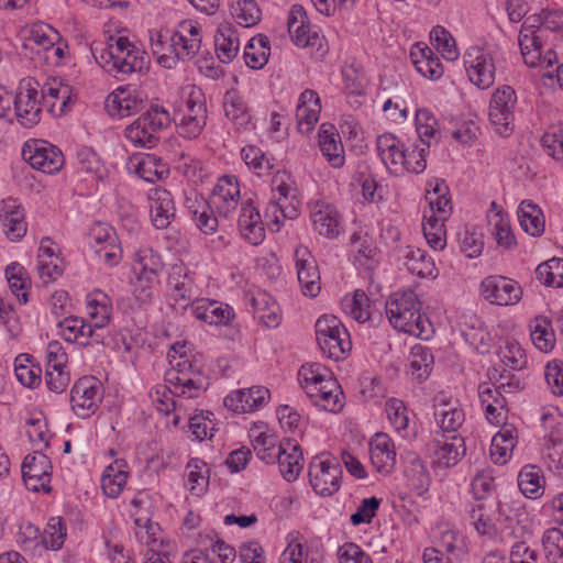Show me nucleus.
<instances>
[{
  "mask_svg": "<svg viewBox=\"0 0 563 563\" xmlns=\"http://www.w3.org/2000/svg\"><path fill=\"white\" fill-rule=\"evenodd\" d=\"M421 308L422 302L411 289L394 292L385 305L386 316L395 330L427 339L430 322Z\"/></svg>",
  "mask_w": 563,
  "mask_h": 563,
  "instance_id": "f257e3e1",
  "label": "nucleus"
},
{
  "mask_svg": "<svg viewBox=\"0 0 563 563\" xmlns=\"http://www.w3.org/2000/svg\"><path fill=\"white\" fill-rule=\"evenodd\" d=\"M172 368L165 373V383L169 384L173 396L187 399L198 398L207 391L210 382L203 371L183 355L170 360Z\"/></svg>",
  "mask_w": 563,
  "mask_h": 563,
  "instance_id": "f03ea898",
  "label": "nucleus"
},
{
  "mask_svg": "<svg viewBox=\"0 0 563 563\" xmlns=\"http://www.w3.org/2000/svg\"><path fill=\"white\" fill-rule=\"evenodd\" d=\"M145 55V52L131 43L128 37L120 36L113 44L108 45V49L101 54V58L104 59L103 67L107 71L123 80L126 75L146 68Z\"/></svg>",
  "mask_w": 563,
  "mask_h": 563,
  "instance_id": "7ed1b4c3",
  "label": "nucleus"
},
{
  "mask_svg": "<svg viewBox=\"0 0 563 563\" xmlns=\"http://www.w3.org/2000/svg\"><path fill=\"white\" fill-rule=\"evenodd\" d=\"M316 339L322 353L341 361L352 349L350 333L341 320L333 314H323L316 322Z\"/></svg>",
  "mask_w": 563,
  "mask_h": 563,
  "instance_id": "20e7f679",
  "label": "nucleus"
},
{
  "mask_svg": "<svg viewBox=\"0 0 563 563\" xmlns=\"http://www.w3.org/2000/svg\"><path fill=\"white\" fill-rule=\"evenodd\" d=\"M172 122L169 112L159 104H152L125 131V137L136 146L152 148L158 142L157 133Z\"/></svg>",
  "mask_w": 563,
  "mask_h": 563,
  "instance_id": "39448f33",
  "label": "nucleus"
},
{
  "mask_svg": "<svg viewBox=\"0 0 563 563\" xmlns=\"http://www.w3.org/2000/svg\"><path fill=\"white\" fill-rule=\"evenodd\" d=\"M517 104L516 91L510 86L497 88L489 102V120L496 131L508 136L514 131L515 108Z\"/></svg>",
  "mask_w": 563,
  "mask_h": 563,
  "instance_id": "423d86ee",
  "label": "nucleus"
},
{
  "mask_svg": "<svg viewBox=\"0 0 563 563\" xmlns=\"http://www.w3.org/2000/svg\"><path fill=\"white\" fill-rule=\"evenodd\" d=\"M103 398V387L101 383L92 376L79 378L70 390V405L74 413L87 419L91 417L99 408Z\"/></svg>",
  "mask_w": 563,
  "mask_h": 563,
  "instance_id": "0eeeda50",
  "label": "nucleus"
},
{
  "mask_svg": "<svg viewBox=\"0 0 563 563\" xmlns=\"http://www.w3.org/2000/svg\"><path fill=\"white\" fill-rule=\"evenodd\" d=\"M206 97L201 89L192 88L186 100V110L177 124V132L185 139L198 137L207 124Z\"/></svg>",
  "mask_w": 563,
  "mask_h": 563,
  "instance_id": "6e6552de",
  "label": "nucleus"
},
{
  "mask_svg": "<svg viewBox=\"0 0 563 563\" xmlns=\"http://www.w3.org/2000/svg\"><path fill=\"white\" fill-rule=\"evenodd\" d=\"M22 156L32 168L45 174H55L64 165L62 151L45 141L26 142L22 148Z\"/></svg>",
  "mask_w": 563,
  "mask_h": 563,
  "instance_id": "1a4fd4ad",
  "label": "nucleus"
},
{
  "mask_svg": "<svg viewBox=\"0 0 563 563\" xmlns=\"http://www.w3.org/2000/svg\"><path fill=\"white\" fill-rule=\"evenodd\" d=\"M201 27L192 20L178 23L169 36V49L181 62L191 60L201 47Z\"/></svg>",
  "mask_w": 563,
  "mask_h": 563,
  "instance_id": "9d476101",
  "label": "nucleus"
},
{
  "mask_svg": "<svg viewBox=\"0 0 563 563\" xmlns=\"http://www.w3.org/2000/svg\"><path fill=\"white\" fill-rule=\"evenodd\" d=\"M468 79L479 89H488L495 81V64L490 53L479 46L470 47L464 54Z\"/></svg>",
  "mask_w": 563,
  "mask_h": 563,
  "instance_id": "9b49d317",
  "label": "nucleus"
},
{
  "mask_svg": "<svg viewBox=\"0 0 563 563\" xmlns=\"http://www.w3.org/2000/svg\"><path fill=\"white\" fill-rule=\"evenodd\" d=\"M481 292L486 300L498 306H514L522 297V289L516 280L499 275L484 278Z\"/></svg>",
  "mask_w": 563,
  "mask_h": 563,
  "instance_id": "f8f14e48",
  "label": "nucleus"
},
{
  "mask_svg": "<svg viewBox=\"0 0 563 563\" xmlns=\"http://www.w3.org/2000/svg\"><path fill=\"white\" fill-rule=\"evenodd\" d=\"M342 468L331 460L311 462L309 466L310 484L321 496H331L340 489Z\"/></svg>",
  "mask_w": 563,
  "mask_h": 563,
  "instance_id": "ddd939ff",
  "label": "nucleus"
},
{
  "mask_svg": "<svg viewBox=\"0 0 563 563\" xmlns=\"http://www.w3.org/2000/svg\"><path fill=\"white\" fill-rule=\"evenodd\" d=\"M294 258L302 294L309 297L318 296L321 290L320 273L311 252L308 247L299 245L295 249Z\"/></svg>",
  "mask_w": 563,
  "mask_h": 563,
  "instance_id": "4468645a",
  "label": "nucleus"
},
{
  "mask_svg": "<svg viewBox=\"0 0 563 563\" xmlns=\"http://www.w3.org/2000/svg\"><path fill=\"white\" fill-rule=\"evenodd\" d=\"M271 393L264 386H254L230 393L223 400L224 406L234 413L253 412L262 408Z\"/></svg>",
  "mask_w": 563,
  "mask_h": 563,
  "instance_id": "2eb2a0df",
  "label": "nucleus"
},
{
  "mask_svg": "<svg viewBox=\"0 0 563 563\" xmlns=\"http://www.w3.org/2000/svg\"><path fill=\"white\" fill-rule=\"evenodd\" d=\"M189 308L196 319L210 325H228L235 316L229 305L208 298H195Z\"/></svg>",
  "mask_w": 563,
  "mask_h": 563,
  "instance_id": "dca6fc26",
  "label": "nucleus"
},
{
  "mask_svg": "<svg viewBox=\"0 0 563 563\" xmlns=\"http://www.w3.org/2000/svg\"><path fill=\"white\" fill-rule=\"evenodd\" d=\"M0 221L2 231L10 241H20L25 235L24 209L18 199L9 197L1 201Z\"/></svg>",
  "mask_w": 563,
  "mask_h": 563,
  "instance_id": "f3484780",
  "label": "nucleus"
},
{
  "mask_svg": "<svg viewBox=\"0 0 563 563\" xmlns=\"http://www.w3.org/2000/svg\"><path fill=\"white\" fill-rule=\"evenodd\" d=\"M287 27L292 42L299 47H314L321 43L322 38L311 31L306 11L299 4L291 7Z\"/></svg>",
  "mask_w": 563,
  "mask_h": 563,
  "instance_id": "a211bd4d",
  "label": "nucleus"
},
{
  "mask_svg": "<svg viewBox=\"0 0 563 563\" xmlns=\"http://www.w3.org/2000/svg\"><path fill=\"white\" fill-rule=\"evenodd\" d=\"M37 95L35 88L26 87L14 96V115L23 128L31 129L41 121L42 109Z\"/></svg>",
  "mask_w": 563,
  "mask_h": 563,
  "instance_id": "6ab92c4d",
  "label": "nucleus"
},
{
  "mask_svg": "<svg viewBox=\"0 0 563 563\" xmlns=\"http://www.w3.org/2000/svg\"><path fill=\"white\" fill-rule=\"evenodd\" d=\"M63 339L69 343L78 342L84 346L92 343H102L103 334L97 333L91 323H87L82 318L67 317L58 322Z\"/></svg>",
  "mask_w": 563,
  "mask_h": 563,
  "instance_id": "aec40b11",
  "label": "nucleus"
},
{
  "mask_svg": "<svg viewBox=\"0 0 563 563\" xmlns=\"http://www.w3.org/2000/svg\"><path fill=\"white\" fill-rule=\"evenodd\" d=\"M240 198V185L233 175L219 178L212 191V203L218 212L228 218L238 207Z\"/></svg>",
  "mask_w": 563,
  "mask_h": 563,
  "instance_id": "412c9836",
  "label": "nucleus"
},
{
  "mask_svg": "<svg viewBox=\"0 0 563 563\" xmlns=\"http://www.w3.org/2000/svg\"><path fill=\"white\" fill-rule=\"evenodd\" d=\"M310 218L314 231L328 239L340 234L341 218L336 208L323 200L316 201L311 208Z\"/></svg>",
  "mask_w": 563,
  "mask_h": 563,
  "instance_id": "4be33fe9",
  "label": "nucleus"
},
{
  "mask_svg": "<svg viewBox=\"0 0 563 563\" xmlns=\"http://www.w3.org/2000/svg\"><path fill=\"white\" fill-rule=\"evenodd\" d=\"M238 227L242 238L252 245H258L265 239L264 223L258 209L253 205L251 199L242 202Z\"/></svg>",
  "mask_w": 563,
  "mask_h": 563,
  "instance_id": "5701e85b",
  "label": "nucleus"
},
{
  "mask_svg": "<svg viewBox=\"0 0 563 563\" xmlns=\"http://www.w3.org/2000/svg\"><path fill=\"white\" fill-rule=\"evenodd\" d=\"M151 218L157 229L167 228L176 216V207L172 192L163 187L151 190Z\"/></svg>",
  "mask_w": 563,
  "mask_h": 563,
  "instance_id": "b1692460",
  "label": "nucleus"
},
{
  "mask_svg": "<svg viewBox=\"0 0 563 563\" xmlns=\"http://www.w3.org/2000/svg\"><path fill=\"white\" fill-rule=\"evenodd\" d=\"M280 452L277 463L282 476L287 482H294L302 470V452L300 445L291 439L280 442Z\"/></svg>",
  "mask_w": 563,
  "mask_h": 563,
  "instance_id": "393cba45",
  "label": "nucleus"
},
{
  "mask_svg": "<svg viewBox=\"0 0 563 563\" xmlns=\"http://www.w3.org/2000/svg\"><path fill=\"white\" fill-rule=\"evenodd\" d=\"M376 150L383 164L395 174H398L399 164H404L406 144L391 133H384L376 139Z\"/></svg>",
  "mask_w": 563,
  "mask_h": 563,
  "instance_id": "a878e982",
  "label": "nucleus"
},
{
  "mask_svg": "<svg viewBox=\"0 0 563 563\" xmlns=\"http://www.w3.org/2000/svg\"><path fill=\"white\" fill-rule=\"evenodd\" d=\"M411 60L419 74L430 80H438L443 76L444 69L438 55L427 45L419 43L412 46L410 52Z\"/></svg>",
  "mask_w": 563,
  "mask_h": 563,
  "instance_id": "bb28decb",
  "label": "nucleus"
},
{
  "mask_svg": "<svg viewBox=\"0 0 563 563\" xmlns=\"http://www.w3.org/2000/svg\"><path fill=\"white\" fill-rule=\"evenodd\" d=\"M319 147L324 157L334 168L344 164L343 145L334 125L323 123L319 130Z\"/></svg>",
  "mask_w": 563,
  "mask_h": 563,
  "instance_id": "cd10ccee",
  "label": "nucleus"
},
{
  "mask_svg": "<svg viewBox=\"0 0 563 563\" xmlns=\"http://www.w3.org/2000/svg\"><path fill=\"white\" fill-rule=\"evenodd\" d=\"M214 47L219 60L223 64L231 63L240 49V41L236 30L231 24L219 25L214 35Z\"/></svg>",
  "mask_w": 563,
  "mask_h": 563,
  "instance_id": "c85d7f7f",
  "label": "nucleus"
},
{
  "mask_svg": "<svg viewBox=\"0 0 563 563\" xmlns=\"http://www.w3.org/2000/svg\"><path fill=\"white\" fill-rule=\"evenodd\" d=\"M433 452V463L449 468L456 465L465 454V443L462 437L452 435L451 441H437Z\"/></svg>",
  "mask_w": 563,
  "mask_h": 563,
  "instance_id": "c756f323",
  "label": "nucleus"
},
{
  "mask_svg": "<svg viewBox=\"0 0 563 563\" xmlns=\"http://www.w3.org/2000/svg\"><path fill=\"white\" fill-rule=\"evenodd\" d=\"M128 465L124 460H115L108 465L101 477V488L106 496L117 498L126 485Z\"/></svg>",
  "mask_w": 563,
  "mask_h": 563,
  "instance_id": "7c9ffc66",
  "label": "nucleus"
},
{
  "mask_svg": "<svg viewBox=\"0 0 563 563\" xmlns=\"http://www.w3.org/2000/svg\"><path fill=\"white\" fill-rule=\"evenodd\" d=\"M518 432L511 424H505L498 433L493 437L490 456L494 463L505 464L511 451L517 444Z\"/></svg>",
  "mask_w": 563,
  "mask_h": 563,
  "instance_id": "2f4dec72",
  "label": "nucleus"
},
{
  "mask_svg": "<svg viewBox=\"0 0 563 563\" xmlns=\"http://www.w3.org/2000/svg\"><path fill=\"white\" fill-rule=\"evenodd\" d=\"M87 306L89 308V316L95 320L91 323L92 328L97 330V333H101L112 313L110 298L103 291L96 289L87 296Z\"/></svg>",
  "mask_w": 563,
  "mask_h": 563,
  "instance_id": "473e14b6",
  "label": "nucleus"
},
{
  "mask_svg": "<svg viewBox=\"0 0 563 563\" xmlns=\"http://www.w3.org/2000/svg\"><path fill=\"white\" fill-rule=\"evenodd\" d=\"M142 100L131 96L126 89L119 88L106 101V109L112 118H125L141 110Z\"/></svg>",
  "mask_w": 563,
  "mask_h": 563,
  "instance_id": "72a5a7b5",
  "label": "nucleus"
},
{
  "mask_svg": "<svg viewBox=\"0 0 563 563\" xmlns=\"http://www.w3.org/2000/svg\"><path fill=\"white\" fill-rule=\"evenodd\" d=\"M541 29L537 30L533 26L522 25L519 33V45L525 62L529 66H537L542 57L543 43L541 36L538 34Z\"/></svg>",
  "mask_w": 563,
  "mask_h": 563,
  "instance_id": "f704fd0d",
  "label": "nucleus"
},
{
  "mask_svg": "<svg viewBox=\"0 0 563 563\" xmlns=\"http://www.w3.org/2000/svg\"><path fill=\"white\" fill-rule=\"evenodd\" d=\"M405 463V475L412 489L419 494L428 489L430 477L421 459L415 452H406L401 455Z\"/></svg>",
  "mask_w": 563,
  "mask_h": 563,
  "instance_id": "c9c22d12",
  "label": "nucleus"
},
{
  "mask_svg": "<svg viewBox=\"0 0 563 563\" xmlns=\"http://www.w3.org/2000/svg\"><path fill=\"white\" fill-rule=\"evenodd\" d=\"M225 117L238 128H245L251 121V114L243 97L236 89H230L223 97Z\"/></svg>",
  "mask_w": 563,
  "mask_h": 563,
  "instance_id": "e433bc0d",
  "label": "nucleus"
},
{
  "mask_svg": "<svg viewBox=\"0 0 563 563\" xmlns=\"http://www.w3.org/2000/svg\"><path fill=\"white\" fill-rule=\"evenodd\" d=\"M518 220L522 230L531 236H540L544 232L542 210L532 201L523 200L518 207Z\"/></svg>",
  "mask_w": 563,
  "mask_h": 563,
  "instance_id": "4c0bfd02",
  "label": "nucleus"
},
{
  "mask_svg": "<svg viewBox=\"0 0 563 563\" xmlns=\"http://www.w3.org/2000/svg\"><path fill=\"white\" fill-rule=\"evenodd\" d=\"M518 487L530 499H537L544 494V477L536 465H525L518 474Z\"/></svg>",
  "mask_w": 563,
  "mask_h": 563,
  "instance_id": "58836bf2",
  "label": "nucleus"
},
{
  "mask_svg": "<svg viewBox=\"0 0 563 563\" xmlns=\"http://www.w3.org/2000/svg\"><path fill=\"white\" fill-rule=\"evenodd\" d=\"M269 54L268 37L264 34H257L245 45L243 58L250 68L261 69L267 64Z\"/></svg>",
  "mask_w": 563,
  "mask_h": 563,
  "instance_id": "ea45409f",
  "label": "nucleus"
},
{
  "mask_svg": "<svg viewBox=\"0 0 563 563\" xmlns=\"http://www.w3.org/2000/svg\"><path fill=\"white\" fill-rule=\"evenodd\" d=\"M530 336L534 346L541 352H551L555 345V334L551 321L538 316L530 321Z\"/></svg>",
  "mask_w": 563,
  "mask_h": 563,
  "instance_id": "a19ab883",
  "label": "nucleus"
},
{
  "mask_svg": "<svg viewBox=\"0 0 563 563\" xmlns=\"http://www.w3.org/2000/svg\"><path fill=\"white\" fill-rule=\"evenodd\" d=\"M168 285L172 288V297L176 302L192 301L195 299L194 280L188 276L183 266H173L168 276Z\"/></svg>",
  "mask_w": 563,
  "mask_h": 563,
  "instance_id": "79ce46f5",
  "label": "nucleus"
},
{
  "mask_svg": "<svg viewBox=\"0 0 563 563\" xmlns=\"http://www.w3.org/2000/svg\"><path fill=\"white\" fill-rule=\"evenodd\" d=\"M251 303L255 317L268 328H276L280 321L277 303L266 292H258L252 297Z\"/></svg>",
  "mask_w": 563,
  "mask_h": 563,
  "instance_id": "37998d69",
  "label": "nucleus"
},
{
  "mask_svg": "<svg viewBox=\"0 0 563 563\" xmlns=\"http://www.w3.org/2000/svg\"><path fill=\"white\" fill-rule=\"evenodd\" d=\"M487 217L497 244L506 250L515 249L517 240L512 233L508 214L504 210H498L495 213H488Z\"/></svg>",
  "mask_w": 563,
  "mask_h": 563,
  "instance_id": "c03bdc74",
  "label": "nucleus"
},
{
  "mask_svg": "<svg viewBox=\"0 0 563 563\" xmlns=\"http://www.w3.org/2000/svg\"><path fill=\"white\" fill-rule=\"evenodd\" d=\"M404 258L407 269L419 277L432 276L435 271L433 260L421 249L408 246Z\"/></svg>",
  "mask_w": 563,
  "mask_h": 563,
  "instance_id": "a18cd8bd",
  "label": "nucleus"
},
{
  "mask_svg": "<svg viewBox=\"0 0 563 563\" xmlns=\"http://www.w3.org/2000/svg\"><path fill=\"white\" fill-rule=\"evenodd\" d=\"M351 245L354 252L355 261L366 269H373L377 264V247L371 236L367 234L361 236L353 234Z\"/></svg>",
  "mask_w": 563,
  "mask_h": 563,
  "instance_id": "49530a36",
  "label": "nucleus"
},
{
  "mask_svg": "<svg viewBox=\"0 0 563 563\" xmlns=\"http://www.w3.org/2000/svg\"><path fill=\"white\" fill-rule=\"evenodd\" d=\"M433 366V355L429 349L422 345H415L411 349V357L409 360V373L418 382L426 380Z\"/></svg>",
  "mask_w": 563,
  "mask_h": 563,
  "instance_id": "de8ad7c7",
  "label": "nucleus"
},
{
  "mask_svg": "<svg viewBox=\"0 0 563 563\" xmlns=\"http://www.w3.org/2000/svg\"><path fill=\"white\" fill-rule=\"evenodd\" d=\"M135 173L143 180L153 184L165 178L169 170L159 157L154 154H146L139 159Z\"/></svg>",
  "mask_w": 563,
  "mask_h": 563,
  "instance_id": "09e8293b",
  "label": "nucleus"
},
{
  "mask_svg": "<svg viewBox=\"0 0 563 563\" xmlns=\"http://www.w3.org/2000/svg\"><path fill=\"white\" fill-rule=\"evenodd\" d=\"M230 12L235 22L243 27L257 24L262 18V11L255 0H236L231 3Z\"/></svg>",
  "mask_w": 563,
  "mask_h": 563,
  "instance_id": "8fccbe9b",
  "label": "nucleus"
},
{
  "mask_svg": "<svg viewBox=\"0 0 563 563\" xmlns=\"http://www.w3.org/2000/svg\"><path fill=\"white\" fill-rule=\"evenodd\" d=\"M14 373L25 387L35 388L41 384V367L32 362L29 354H21L15 358Z\"/></svg>",
  "mask_w": 563,
  "mask_h": 563,
  "instance_id": "3c124183",
  "label": "nucleus"
},
{
  "mask_svg": "<svg viewBox=\"0 0 563 563\" xmlns=\"http://www.w3.org/2000/svg\"><path fill=\"white\" fill-rule=\"evenodd\" d=\"M429 153V143L422 142V145L415 144L411 146L406 145V152H404V164H399L398 174L399 173H413L420 174L427 167L426 156Z\"/></svg>",
  "mask_w": 563,
  "mask_h": 563,
  "instance_id": "603ef678",
  "label": "nucleus"
},
{
  "mask_svg": "<svg viewBox=\"0 0 563 563\" xmlns=\"http://www.w3.org/2000/svg\"><path fill=\"white\" fill-rule=\"evenodd\" d=\"M241 158L255 175L266 176L273 169L272 158H269L260 147L246 145L241 150Z\"/></svg>",
  "mask_w": 563,
  "mask_h": 563,
  "instance_id": "864d4df0",
  "label": "nucleus"
},
{
  "mask_svg": "<svg viewBox=\"0 0 563 563\" xmlns=\"http://www.w3.org/2000/svg\"><path fill=\"white\" fill-rule=\"evenodd\" d=\"M537 279L548 287H563V258L553 257L536 268Z\"/></svg>",
  "mask_w": 563,
  "mask_h": 563,
  "instance_id": "5fc2aeb1",
  "label": "nucleus"
},
{
  "mask_svg": "<svg viewBox=\"0 0 563 563\" xmlns=\"http://www.w3.org/2000/svg\"><path fill=\"white\" fill-rule=\"evenodd\" d=\"M136 274L151 276L156 279L164 268L161 255L151 247L142 249L136 253Z\"/></svg>",
  "mask_w": 563,
  "mask_h": 563,
  "instance_id": "6e6d98bb",
  "label": "nucleus"
},
{
  "mask_svg": "<svg viewBox=\"0 0 563 563\" xmlns=\"http://www.w3.org/2000/svg\"><path fill=\"white\" fill-rule=\"evenodd\" d=\"M252 444L257 457L267 464L274 463L282 451L276 437L266 432L254 435Z\"/></svg>",
  "mask_w": 563,
  "mask_h": 563,
  "instance_id": "4d7b16f0",
  "label": "nucleus"
},
{
  "mask_svg": "<svg viewBox=\"0 0 563 563\" xmlns=\"http://www.w3.org/2000/svg\"><path fill=\"white\" fill-rule=\"evenodd\" d=\"M542 547L548 563H563V532L561 529H547L542 536Z\"/></svg>",
  "mask_w": 563,
  "mask_h": 563,
  "instance_id": "13d9d810",
  "label": "nucleus"
},
{
  "mask_svg": "<svg viewBox=\"0 0 563 563\" xmlns=\"http://www.w3.org/2000/svg\"><path fill=\"white\" fill-rule=\"evenodd\" d=\"M422 230L428 244L434 250L445 246L444 221L433 216H423Z\"/></svg>",
  "mask_w": 563,
  "mask_h": 563,
  "instance_id": "bf43d9fd",
  "label": "nucleus"
},
{
  "mask_svg": "<svg viewBox=\"0 0 563 563\" xmlns=\"http://www.w3.org/2000/svg\"><path fill=\"white\" fill-rule=\"evenodd\" d=\"M430 40L435 43V48L448 60H454L459 56L455 40L443 26L437 25L430 32Z\"/></svg>",
  "mask_w": 563,
  "mask_h": 563,
  "instance_id": "052dcab7",
  "label": "nucleus"
},
{
  "mask_svg": "<svg viewBox=\"0 0 563 563\" xmlns=\"http://www.w3.org/2000/svg\"><path fill=\"white\" fill-rule=\"evenodd\" d=\"M319 559L318 550L305 549L302 543L291 541L283 552L280 563H319Z\"/></svg>",
  "mask_w": 563,
  "mask_h": 563,
  "instance_id": "680f3d73",
  "label": "nucleus"
},
{
  "mask_svg": "<svg viewBox=\"0 0 563 563\" xmlns=\"http://www.w3.org/2000/svg\"><path fill=\"white\" fill-rule=\"evenodd\" d=\"M66 539V526L60 517L51 518L42 536L41 542L46 549L59 550Z\"/></svg>",
  "mask_w": 563,
  "mask_h": 563,
  "instance_id": "e2e57ef3",
  "label": "nucleus"
},
{
  "mask_svg": "<svg viewBox=\"0 0 563 563\" xmlns=\"http://www.w3.org/2000/svg\"><path fill=\"white\" fill-rule=\"evenodd\" d=\"M449 407L444 404L442 408L435 410L434 416L443 432H455L464 422V411L456 407Z\"/></svg>",
  "mask_w": 563,
  "mask_h": 563,
  "instance_id": "0e129e2a",
  "label": "nucleus"
},
{
  "mask_svg": "<svg viewBox=\"0 0 563 563\" xmlns=\"http://www.w3.org/2000/svg\"><path fill=\"white\" fill-rule=\"evenodd\" d=\"M206 463L199 459H192L187 464V485L191 493H202L209 484V477L203 474Z\"/></svg>",
  "mask_w": 563,
  "mask_h": 563,
  "instance_id": "69168bd1",
  "label": "nucleus"
},
{
  "mask_svg": "<svg viewBox=\"0 0 563 563\" xmlns=\"http://www.w3.org/2000/svg\"><path fill=\"white\" fill-rule=\"evenodd\" d=\"M51 470L52 464L48 456L38 452L26 455L21 466L22 474H30L35 477H51Z\"/></svg>",
  "mask_w": 563,
  "mask_h": 563,
  "instance_id": "338daca9",
  "label": "nucleus"
},
{
  "mask_svg": "<svg viewBox=\"0 0 563 563\" xmlns=\"http://www.w3.org/2000/svg\"><path fill=\"white\" fill-rule=\"evenodd\" d=\"M368 298L362 290H356L350 299H344L343 308L346 313L358 322H365L369 319Z\"/></svg>",
  "mask_w": 563,
  "mask_h": 563,
  "instance_id": "774afa93",
  "label": "nucleus"
}]
</instances>
